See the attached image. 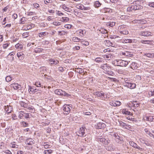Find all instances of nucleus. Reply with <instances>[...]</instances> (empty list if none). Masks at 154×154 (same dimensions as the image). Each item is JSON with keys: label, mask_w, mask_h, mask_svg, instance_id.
<instances>
[{"label": "nucleus", "mask_w": 154, "mask_h": 154, "mask_svg": "<svg viewBox=\"0 0 154 154\" xmlns=\"http://www.w3.org/2000/svg\"><path fill=\"white\" fill-rule=\"evenodd\" d=\"M52 152V150L51 149L45 150L44 152L45 154H51Z\"/></svg>", "instance_id": "obj_34"}, {"label": "nucleus", "mask_w": 154, "mask_h": 154, "mask_svg": "<svg viewBox=\"0 0 154 154\" xmlns=\"http://www.w3.org/2000/svg\"><path fill=\"white\" fill-rule=\"evenodd\" d=\"M20 104L21 106L23 107L24 108H27L28 107V104L24 102H21Z\"/></svg>", "instance_id": "obj_35"}, {"label": "nucleus", "mask_w": 154, "mask_h": 154, "mask_svg": "<svg viewBox=\"0 0 154 154\" xmlns=\"http://www.w3.org/2000/svg\"><path fill=\"white\" fill-rule=\"evenodd\" d=\"M80 41L81 42V43L83 45H88L89 44V43L88 42L85 41L83 39H81Z\"/></svg>", "instance_id": "obj_26"}, {"label": "nucleus", "mask_w": 154, "mask_h": 154, "mask_svg": "<svg viewBox=\"0 0 154 154\" xmlns=\"http://www.w3.org/2000/svg\"><path fill=\"white\" fill-rule=\"evenodd\" d=\"M33 6L34 8H37L39 7V5L38 4L34 3L33 4Z\"/></svg>", "instance_id": "obj_58"}, {"label": "nucleus", "mask_w": 154, "mask_h": 154, "mask_svg": "<svg viewBox=\"0 0 154 154\" xmlns=\"http://www.w3.org/2000/svg\"><path fill=\"white\" fill-rule=\"evenodd\" d=\"M48 34V33L46 32H41L39 33V36L40 37H42L43 36L46 35Z\"/></svg>", "instance_id": "obj_41"}, {"label": "nucleus", "mask_w": 154, "mask_h": 154, "mask_svg": "<svg viewBox=\"0 0 154 154\" xmlns=\"http://www.w3.org/2000/svg\"><path fill=\"white\" fill-rule=\"evenodd\" d=\"M35 85L37 87H41V84L40 82L38 81L35 82Z\"/></svg>", "instance_id": "obj_46"}, {"label": "nucleus", "mask_w": 154, "mask_h": 154, "mask_svg": "<svg viewBox=\"0 0 154 154\" xmlns=\"http://www.w3.org/2000/svg\"><path fill=\"white\" fill-rule=\"evenodd\" d=\"M122 54L124 55H125L126 56H128L130 54H129V52L128 51H126L125 52H122Z\"/></svg>", "instance_id": "obj_48"}, {"label": "nucleus", "mask_w": 154, "mask_h": 154, "mask_svg": "<svg viewBox=\"0 0 154 154\" xmlns=\"http://www.w3.org/2000/svg\"><path fill=\"white\" fill-rule=\"evenodd\" d=\"M69 105H64L63 107V110L64 111V114H68L70 112V109L69 107Z\"/></svg>", "instance_id": "obj_7"}, {"label": "nucleus", "mask_w": 154, "mask_h": 154, "mask_svg": "<svg viewBox=\"0 0 154 154\" xmlns=\"http://www.w3.org/2000/svg\"><path fill=\"white\" fill-rule=\"evenodd\" d=\"M22 35L23 38H26L29 36V32H26L23 33V34Z\"/></svg>", "instance_id": "obj_45"}, {"label": "nucleus", "mask_w": 154, "mask_h": 154, "mask_svg": "<svg viewBox=\"0 0 154 154\" xmlns=\"http://www.w3.org/2000/svg\"><path fill=\"white\" fill-rule=\"evenodd\" d=\"M21 124L24 127H28V124L25 122H21Z\"/></svg>", "instance_id": "obj_47"}, {"label": "nucleus", "mask_w": 154, "mask_h": 154, "mask_svg": "<svg viewBox=\"0 0 154 154\" xmlns=\"http://www.w3.org/2000/svg\"><path fill=\"white\" fill-rule=\"evenodd\" d=\"M140 35L144 36H151V33L147 31H141L139 32Z\"/></svg>", "instance_id": "obj_8"}, {"label": "nucleus", "mask_w": 154, "mask_h": 154, "mask_svg": "<svg viewBox=\"0 0 154 154\" xmlns=\"http://www.w3.org/2000/svg\"><path fill=\"white\" fill-rule=\"evenodd\" d=\"M112 148L111 146L107 147L106 148V149L109 151L112 150Z\"/></svg>", "instance_id": "obj_64"}, {"label": "nucleus", "mask_w": 154, "mask_h": 154, "mask_svg": "<svg viewBox=\"0 0 154 154\" xmlns=\"http://www.w3.org/2000/svg\"><path fill=\"white\" fill-rule=\"evenodd\" d=\"M149 97L154 96V90L149 91Z\"/></svg>", "instance_id": "obj_44"}, {"label": "nucleus", "mask_w": 154, "mask_h": 154, "mask_svg": "<svg viewBox=\"0 0 154 154\" xmlns=\"http://www.w3.org/2000/svg\"><path fill=\"white\" fill-rule=\"evenodd\" d=\"M11 87H13L15 90H20L21 88V85H18L17 83H14L11 85Z\"/></svg>", "instance_id": "obj_11"}, {"label": "nucleus", "mask_w": 154, "mask_h": 154, "mask_svg": "<svg viewBox=\"0 0 154 154\" xmlns=\"http://www.w3.org/2000/svg\"><path fill=\"white\" fill-rule=\"evenodd\" d=\"M142 43L149 44H151V41L149 40H142L141 41Z\"/></svg>", "instance_id": "obj_40"}, {"label": "nucleus", "mask_w": 154, "mask_h": 154, "mask_svg": "<svg viewBox=\"0 0 154 154\" xmlns=\"http://www.w3.org/2000/svg\"><path fill=\"white\" fill-rule=\"evenodd\" d=\"M43 50L42 48H35L34 51L36 53H39L42 51Z\"/></svg>", "instance_id": "obj_22"}, {"label": "nucleus", "mask_w": 154, "mask_h": 154, "mask_svg": "<svg viewBox=\"0 0 154 154\" xmlns=\"http://www.w3.org/2000/svg\"><path fill=\"white\" fill-rule=\"evenodd\" d=\"M106 127V125L104 123L99 122L96 125V128L97 129L104 128Z\"/></svg>", "instance_id": "obj_12"}, {"label": "nucleus", "mask_w": 154, "mask_h": 154, "mask_svg": "<svg viewBox=\"0 0 154 154\" xmlns=\"http://www.w3.org/2000/svg\"><path fill=\"white\" fill-rule=\"evenodd\" d=\"M6 81L7 82H9L12 80V78L10 76H8L5 78Z\"/></svg>", "instance_id": "obj_43"}, {"label": "nucleus", "mask_w": 154, "mask_h": 154, "mask_svg": "<svg viewBox=\"0 0 154 154\" xmlns=\"http://www.w3.org/2000/svg\"><path fill=\"white\" fill-rule=\"evenodd\" d=\"M131 67L132 69L134 68L135 69V68H136L137 63H135V62H133L131 64Z\"/></svg>", "instance_id": "obj_39"}, {"label": "nucleus", "mask_w": 154, "mask_h": 154, "mask_svg": "<svg viewBox=\"0 0 154 154\" xmlns=\"http://www.w3.org/2000/svg\"><path fill=\"white\" fill-rule=\"evenodd\" d=\"M146 119L148 121H152V120L154 119V118L152 116H151L149 117H147Z\"/></svg>", "instance_id": "obj_52"}, {"label": "nucleus", "mask_w": 154, "mask_h": 154, "mask_svg": "<svg viewBox=\"0 0 154 154\" xmlns=\"http://www.w3.org/2000/svg\"><path fill=\"white\" fill-rule=\"evenodd\" d=\"M115 61L117 63V66H126L128 63V61L122 60H116Z\"/></svg>", "instance_id": "obj_4"}, {"label": "nucleus", "mask_w": 154, "mask_h": 154, "mask_svg": "<svg viewBox=\"0 0 154 154\" xmlns=\"http://www.w3.org/2000/svg\"><path fill=\"white\" fill-rule=\"evenodd\" d=\"M23 114H24V112L23 111H21L19 115V117L20 119H22V117L23 116Z\"/></svg>", "instance_id": "obj_51"}, {"label": "nucleus", "mask_w": 154, "mask_h": 154, "mask_svg": "<svg viewBox=\"0 0 154 154\" xmlns=\"http://www.w3.org/2000/svg\"><path fill=\"white\" fill-rule=\"evenodd\" d=\"M54 93L58 95L64 96L67 95L68 97V96L70 95L67 93L65 92L64 91H63L62 90L60 89H56L54 91Z\"/></svg>", "instance_id": "obj_5"}, {"label": "nucleus", "mask_w": 154, "mask_h": 154, "mask_svg": "<svg viewBox=\"0 0 154 154\" xmlns=\"http://www.w3.org/2000/svg\"><path fill=\"white\" fill-rule=\"evenodd\" d=\"M121 103L119 101H116L112 103L111 105L114 106H119L121 104Z\"/></svg>", "instance_id": "obj_23"}, {"label": "nucleus", "mask_w": 154, "mask_h": 154, "mask_svg": "<svg viewBox=\"0 0 154 154\" xmlns=\"http://www.w3.org/2000/svg\"><path fill=\"white\" fill-rule=\"evenodd\" d=\"M81 39H79L76 37H73L72 38V41L74 42H79L80 41Z\"/></svg>", "instance_id": "obj_33"}, {"label": "nucleus", "mask_w": 154, "mask_h": 154, "mask_svg": "<svg viewBox=\"0 0 154 154\" xmlns=\"http://www.w3.org/2000/svg\"><path fill=\"white\" fill-rule=\"evenodd\" d=\"M115 22H109L107 23V25L112 27L115 25Z\"/></svg>", "instance_id": "obj_42"}, {"label": "nucleus", "mask_w": 154, "mask_h": 154, "mask_svg": "<svg viewBox=\"0 0 154 154\" xmlns=\"http://www.w3.org/2000/svg\"><path fill=\"white\" fill-rule=\"evenodd\" d=\"M25 143L29 145H31L35 143L34 140L31 138H28L26 139Z\"/></svg>", "instance_id": "obj_15"}, {"label": "nucleus", "mask_w": 154, "mask_h": 154, "mask_svg": "<svg viewBox=\"0 0 154 154\" xmlns=\"http://www.w3.org/2000/svg\"><path fill=\"white\" fill-rule=\"evenodd\" d=\"M51 62V65H52L53 64H57L59 63V61L57 60L54 59H51L49 60Z\"/></svg>", "instance_id": "obj_17"}, {"label": "nucleus", "mask_w": 154, "mask_h": 154, "mask_svg": "<svg viewBox=\"0 0 154 154\" xmlns=\"http://www.w3.org/2000/svg\"><path fill=\"white\" fill-rule=\"evenodd\" d=\"M97 140L98 142L102 143L105 145H108L110 142V140L108 138H104L102 136L97 137Z\"/></svg>", "instance_id": "obj_2"}, {"label": "nucleus", "mask_w": 154, "mask_h": 154, "mask_svg": "<svg viewBox=\"0 0 154 154\" xmlns=\"http://www.w3.org/2000/svg\"><path fill=\"white\" fill-rule=\"evenodd\" d=\"M5 111L8 114L11 113L12 111V108L11 106H5Z\"/></svg>", "instance_id": "obj_16"}, {"label": "nucleus", "mask_w": 154, "mask_h": 154, "mask_svg": "<svg viewBox=\"0 0 154 154\" xmlns=\"http://www.w3.org/2000/svg\"><path fill=\"white\" fill-rule=\"evenodd\" d=\"M53 24L55 26H58L60 25V23L59 22H54L53 23Z\"/></svg>", "instance_id": "obj_56"}, {"label": "nucleus", "mask_w": 154, "mask_h": 154, "mask_svg": "<svg viewBox=\"0 0 154 154\" xmlns=\"http://www.w3.org/2000/svg\"><path fill=\"white\" fill-rule=\"evenodd\" d=\"M94 94L97 97L103 98L104 96V93L101 91H97L94 93Z\"/></svg>", "instance_id": "obj_13"}, {"label": "nucleus", "mask_w": 154, "mask_h": 154, "mask_svg": "<svg viewBox=\"0 0 154 154\" xmlns=\"http://www.w3.org/2000/svg\"><path fill=\"white\" fill-rule=\"evenodd\" d=\"M119 122L121 126L122 127L124 128H125V127H126V124L123 122L121 121H119Z\"/></svg>", "instance_id": "obj_32"}, {"label": "nucleus", "mask_w": 154, "mask_h": 154, "mask_svg": "<svg viewBox=\"0 0 154 154\" xmlns=\"http://www.w3.org/2000/svg\"><path fill=\"white\" fill-rule=\"evenodd\" d=\"M122 112L123 113L127 115H130L131 113V112H130L128 111L125 109H123L122 110Z\"/></svg>", "instance_id": "obj_31"}, {"label": "nucleus", "mask_w": 154, "mask_h": 154, "mask_svg": "<svg viewBox=\"0 0 154 154\" xmlns=\"http://www.w3.org/2000/svg\"><path fill=\"white\" fill-rule=\"evenodd\" d=\"M122 42L124 43H131L132 42V40L130 39H125L124 40L123 39Z\"/></svg>", "instance_id": "obj_30"}, {"label": "nucleus", "mask_w": 154, "mask_h": 154, "mask_svg": "<svg viewBox=\"0 0 154 154\" xmlns=\"http://www.w3.org/2000/svg\"><path fill=\"white\" fill-rule=\"evenodd\" d=\"M129 144L132 146L134 147V148L139 149L140 150H142L143 149L142 148L140 147L137 145L136 143L132 141H130Z\"/></svg>", "instance_id": "obj_10"}, {"label": "nucleus", "mask_w": 154, "mask_h": 154, "mask_svg": "<svg viewBox=\"0 0 154 154\" xmlns=\"http://www.w3.org/2000/svg\"><path fill=\"white\" fill-rule=\"evenodd\" d=\"M120 18L122 20H126L128 19V17L126 15H122L120 17Z\"/></svg>", "instance_id": "obj_38"}, {"label": "nucleus", "mask_w": 154, "mask_h": 154, "mask_svg": "<svg viewBox=\"0 0 154 154\" xmlns=\"http://www.w3.org/2000/svg\"><path fill=\"white\" fill-rule=\"evenodd\" d=\"M58 70L62 72L63 71V68L62 67L60 66L58 68Z\"/></svg>", "instance_id": "obj_59"}, {"label": "nucleus", "mask_w": 154, "mask_h": 154, "mask_svg": "<svg viewBox=\"0 0 154 154\" xmlns=\"http://www.w3.org/2000/svg\"><path fill=\"white\" fill-rule=\"evenodd\" d=\"M69 18L67 17H62L60 19V21L63 22H66L69 20Z\"/></svg>", "instance_id": "obj_29"}, {"label": "nucleus", "mask_w": 154, "mask_h": 154, "mask_svg": "<svg viewBox=\"0 0 154 154\" xmlns=\"http://www.w3.org/2000/svg\"><path fill=\"white\" fill-rule=\"evenodd\" d=\"M115 140L116 142L119 143H122L123 142V140L119 136H117L115 138Z\"/></svg>", "instance_id": "obj_19"}, {"label": "nucleus", "mask_w": 154, "mask_h": 154, "mask_svg": "<svg viewBox=\"0 0 154 154\" xmlns=\"http://www.w3.org/2000/svg\"><path fill=\"white\" fill-rule=\"evenodd\" d=\"M23 55L22 53L19 52L17 53V55L20 60H22L24 59Z\"/></svg>", "instance_id": "obj_18"}, {"label": "nucleus", "mask_w": 154, "mask_h": 154, "mask_svg": "<svg viewBox=\"0 0 154 154\" xmlns=\"http://www.w3.org/2000/svg\"><path fill=\"white\" fill-rule=\"evenodd\" d=\"M84 8V5H81L80 6H79L78 8L81 10H83Z\"/></svg>", "instance_id": "obj_60"}, {"label": "nucleus", "mask_w": 154, "mask_h": 154, "mask_svg": "<svg viewBox=\"0 0 154 154\" xmlns=\"http://www.w3.org/2000/svg\"><path fill=\"white\" fill-rule=\"evenodd\" d=\"M25 21V18L24 17H22L20 20V23L21 24H24Z\"/></svg>", "instance_id": "obj_36"}, {"label": "nucleus", "mask_w": 154, "mask_h": 154, "mask_svg": "<svg viewBox=\"0 0 154 154\" xmlns=\"http://www.w3.org/2000/svg\"><path fill=\"white\" fill-rule=\"evenodd\" d=\"M85 33L86 31L85 30H80L79 31V34L82 37L85 34Z\"/></svg>", "instance_id": "obj_28"}, {"label": "nucleus", "mask_w": 154, "mask_h": 154, "mask_svg": "<svg viewBox=\"0 0 154 154\" xmlns=\"http://www.w3.org/2000/svg\"><path fill=\"white\" fill-rule=\"evenodd\" d=\"M133 104V106L135 107H138L139 105V103H137L136 101L134 102Z\"/></svg>", "instance_id": "obj_50"}, {"label": "nucleus", "mask_w": 154, "mask_h": 154, "mask_svg": "<svg viewBox=\"0 0 154 154\" xmlns=\"http://www.w3.org/2000/svg\"><path fill=\"white\" fill-rule=\"evenodd\" d=\"M112 56L110 54H108L104 55V57L106 60H110L111 59Z\"/></svg>", "instance_id": "obj_25"}, {"label": "nucleus", "mask_w": 154, "mask_h": 154, "mask_svg": "<svg viewBox=\"0 0 154 154\" xmlns=\"http://www.w3.org/2000/svg\"><path fill=\"white\" fill-rule=\"evenodd\" d=\"M15 48L17 49H22L23 48V46L22 45H20L19 44H17L15 45Z\"/></svg>", "instance_id": "obj_37"}, {"label": "nucleus", "mask_w": 154, "mask_h": 154, "mask_svg": "<svg viewBox=\"0 0 154 154\" xmlns=\"http://www.w3.org/2000/svg\"><path fill=\"white\" fill-rule=\"evenodd\" d=\"M17 17V14H14L13 15V17L14 18V19H16Z\"/></svg>", "instance_id": "obj_62"}, {"label": "nucleus", "mask_w": 154, "mask_h": 154, "mask_svg": "<svg viewBox=\"0 0 154 154\" xmlns=\"http://www.w3.org/2000/svg\"><path fill=\"white\" fill-rule=\"evenodd\" d=\"M9 45V43H8L4 44L3 46V48L4 49H6Z\"/></svg>", "instance_id": "obj_53"}, {"label": "nucleus", "mask_w": 154, "mask_h": 154, "mask_svg": "<svg viewBox=\"0 0 154 154\" xmlns=\"http://www.w3.org/2000/svg\"><path fill=\"white\" fill-rule=\"evenodd\" d=\"M141 1L137 0L133 2V5L127 8L128 11H132L133 10H136L140 9L142 7L139 5Z\"/></svg>", "instance_id": "obj_1"}, {"label": "nucleus", "mask_w": 154, "mask_h": 154, "mask_svg": "<svg viewBox=\"0 0 154 154\" xmlns=\"http://www.w3.org/2000/svg\"><path fill=\"white\" fill-rule=\"evenodd\" d=\"M103 60L104 59L103 58L100 57H97L94 60V61L98 63H100L102 61L103 62Z\"/></svg>", "instance_id": "obj_20"}, {"label": "nucleus", "mask_w": 154, "mask_h": 154, "mask_svg": "<svg viewBox=\"0 0 154 154\" xmlns=\"http://www.w3.org/2000/svg\"><path fill=\"white\" fill-rule=\"evenodd\" d=\"M7 154H11V152L9 150H6L5 152Z\"/></svg>", "instance_id": "obj_63"}, {"label": "nucleus", "mask_w": 154, "mask_h": 154, "mask_svg": "<svg viewBox=\"0 0 154 154\" xmlns=\"http://www.w3.org/2000/svg\"><path fill=\"white\" fill-rule=\"evenodd\" d=\"M146 56L147 57H153L154 55L153 54H152L151 53H148L146 54Z\"/></svg>", "instance_id": "obj_55"}, {"label": "nucleus", "mask_w": 154, "mask_h": 154, "mask_svg": "<svg viewBox=\"0 0 154 154\" xmlns=\"http://www.w3.org/2000/svg\"><path fill=\"white\" fill-rule=\"evenodd\" d=\"M27 15L28 16H31L32 15H34L35 14V13L34 12L29 11L27 12Z\"/></svg>", "instance_id": "obj_49"}, {"label": "nucleus", "mask_w": 154, "mask_h": 154, "mask_svg": "<svg viewBox=\"0 0 154 154\" xmlns=\"http://www.w3.org/2000/svg\"><path fill=\"white\" fill-rule=\"evenodd\" d=\"M101 4L98 1L95 2L94 4V5L96 8H98L100 7Z\"/></svg>", "instance_id": "obj_21"}, {"label": "nucleus", "mask_w": 154, "mask_h": 154, "mask_svg": "<svg viewBox=\"0 0 154 154\" xmlns=\"http://www.w3.org/2000/svg\"><path fill=\"white\" fill-rule=\"evenodd\" d=\"M75 71L78 73L81 74L83 72L84 70L82 68H75Z\"/></svg>", "instance_id": "obj_24"}, {"label": "nucleus", "mask_w": 154, "mask_h": 154, "mask_svg": "<svg viewBox=\"0 0 154 154\" xmlns=\"http://www.w3.org/2000/svg\"><path fill=\"white\" fill-rule=\"evenodd\" d=\"M148 5L150 7L154 8V2H149Z\"/></svg>", "instance_id": "obj_57"}, {"label": "nucleus", "mask_w": 154, "mask_h": 154, "mask_svg": "<svg viewBox=\"0 0 154 154\" xmlns=\"http://www.w3.org/2000/svg\"><path fill=\"white\" fill-rule=\"evenodd\" d=\"M125 86L131 89H133L135 88L136 85L134 83L129 82H126L124 83Z\"/></svg>", "instance_id": "obj_6"}, {"label": "nucleus", "mask_w": 154, "mask_h": 154, "mask_svg": "<svg viewBox=\"0 0 154 154\" xmlns=\"http://www.w3.org/2000/svg\"><path fill=\"white\" fill-rule=\"evenodd\" d=\"M101 11L103 13H111L112 11V10L109 8H105L102 9L101 10Z\"/></svg>", "instance_id": "obj_14"}, {"label": "nucleus", "mask_w": 154, "mask_h": 154, "mask_svg": "<svg viewBox=\"0 0 154 154\" xmlns=\"http://www.w3.org/2000/svg\"><path fill=\"white\" fill-rule=\"evenodd\" d=\"M120 33H122L124 35H126L128 33V32L127 31H120Z\"/></svg>", "instance_id": "obj_54"}, {"label": "nucleus", "mask_w": 154, "mask_h": 154, "mask_svg": "<svg viewBox=\"0 0 154 154\" xmlns=\"http://www.w3.org/2000/svg\"><path fill=\"white\" fill-rule=\"evenodd\" d=\"M137 22L138 23L143 24H145L146 23V21L144 19H142L140 20H137Z\"/></svg>", "instance_id": "obj_27"}, {"label": "nucleus", "mask_w": 154, "mask_h": 154, "mask_svg": "<svg viewBox=\"0 0 154 154\" xmlns=\"http://www.w3.org/2000/svg\"><path fill=\"white\" fill-rule=\"evenodd\" d=\"M86 130V128L84 127H82L80 128L79 131V133L80 135H79L80 137H84L85 136V131Z\"/></svg>", "instance_id": "obj_9"}, {"label": "nucleus", "mask_w": 154, "mask_h": 154, "mask_svg": "<svg viewBox=\"0 0 154 154\" xmlns=\"http://www.w3.org/2000/svg\"><path fill=\"white\" fill-rule=\"evenodd\" d=\"M100 68L102 69L106 73L109 72V70L111 69L110 65L107 63L103 64L101 65L100 67Z\"/></svg>", "instance_id": "obj_3"}, {"label": "nucleus", "mask_w": 154, "mask_h": 154, "mask_svg": "<svg viewBox=\"0 0 154 154\" xmlns=\"http://www.w3.org/2000/svg\"><path fill=\"white\" fill-rule=\"evenodd\" d=\"M90 8L89 7H85L84 6V8H83V10H90Z\"/></svg>", "instance_id": "obj_61"}]
</instances>
